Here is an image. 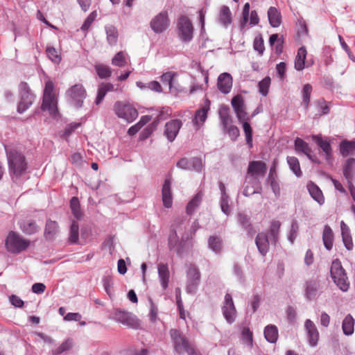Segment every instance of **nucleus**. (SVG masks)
<instances>
[{
	"label": "nucleus",
	"instance_id": "nucleus-47",
	"mask_svg": "<svg viewBox=\"0 0 355 355\" xmlns=\"http://www.w3.org/2000/svg\"><path fill=\"white\" fill-rule=\"evenodd\" d=\"M313 88L310 84H306L304 85L302 95V102L305 107V108H308L310 103L311 94L312 92Z\"/></svg>",
	"mask_w": 355,
	"mask_h": 355
},
{
	"label": "nucleus",
	"instance_id": "nucleus-2",
	"mask_svg": "<svg viewBox=\"0 0 355 355\" xmlns=\"http://www.w3.org/2000/svg\"><path fill=\"white\" fill-rule=\"evenodd\" d=\"M8 168L10 176L19 178L23 175L27 169V163L23 154L15 150H10L7 153Z\"/></svg>",
	"mask_w": 355,
	"mask_h": 355
},
{
	"label": "nucleus",
	"instance_id": "nucleus-32",
	"mask_svg": "<svg viewBox=\"0 0 355 355\" xmlns=\"http://www.w3.org/2000/svg\"><path fill=\"white\" fill-rule=\"evenodd\" d=\"M20 229L26 234H33L38 231V227L33 220H26L20 224Z\"/></svg>",
	"mask_w": 355,
	"mask_h": 355
},
{
	"label": "nucleus",
	"instance_id": "nucleus-3",
	"mask_svg": "<svg viewBox=\"0 0 355 355\" xmlns=\"http://www.w3.org/2000/svg\"><path fill=\"white\" fill-rule=\"evenodd\" d=\"M169 334L173 342L174 350L178 354L181 355L187 352L188 355H200L180 331L172 329L170 330Z\"/></svg>",
	"mask_w": 355,
	"mask_h": 355
},
{
	"label": "nucleus",
	"instance_id": "nucleus-40",
	"mask_svg": "<svg viewBox=\"0 0 355 355\" xmlns=\"http://www.w3.org/2000/svg\"><path fill=\"white\" fill-rule=\"evenodd\" d=\"M107 40L110 45H115L118 40V31L116 27L112 25L105 27Z\"/></svg>",
	"mask_w": 355,
	"mask_h": 355
},
{
	"label": "nucleus",
	"instance_id": "nucleus-22",
	"mask_svg": "<svg viewBox=\"0 0 355 355\" xmlns=\"http://www.w3.org/2000/svg\"><path fill=\"white\" fill-rule=\"evenodd\" d=\"M255 243L259 252L262 255H266L269 250L268 237L266 233L260 232L257 235Z\"/></svg>",
	"mask_w": 355,
	"mask_h": 355
},
{
	"label": "nucleus",
	"instance_id": "nucleus-21",
	"mask_svg": "<svg viewBox=\"0 0 355 355\" xmlns=\"http://www.w3.org/2000/svg\"><path fill=\"white\" fill-rule=\"evenodd\" d=\"M158 276L164 290L168 286L170 272L167 264L160 263L157 266Z\"/></svg>",
	"mask_w": 355,
	"mask_h": 355
},
{
	"label": "nucleus",
	"instance_id": "nucleus-9",
	"mask_svg": "<svg viewBox=\"0 0 355 355\" xmlns=\"http://www.w3.org/2000/svg\"><path fill=\"white\" fill-rule=\"evenodd\" d=\"M187 290L189 293H193L200 282L201 275L199 268L196 265L189 263L187 266Z\"/></svg>",
	"mask_w": 355,
	"mask_h": 355
},
{
	"label": "nucleus",
	"instance_id": "nucleus-51",
	"mask_svg": "<svg viewBox=\"0 0 355 355\" xmlns=\"http://www.w3.org/2000/svg\"><path fill=\"white\" fill-rule=\"evenodd\" d=\"M250 121H242L243 131L246 137V142L250 146H252V129L249 123Z\"/></svg>",
	"mask_w": 355,
	"mask_h": 355
},
{
	"label": "nucleus",
	"instance_id": "nucleus-16",
	"mask_svg": "<svg viewBox=\"0 0 355 355\" xmlns=\"http://www.w3.org/2000/svg\"><path fill=\"white\" fill-rule=\"evenodd\" d=\"M181 126L182 121L179 119H173L166 123L164 135L169 141L175 139Z\"/></svg>",
	"mask_w": 355,
	"mask_h": 355
},
{
	"label": "nucleus",
	"instance_id": "nucleus-29",
	"mask_svg": "<svg viewBox=\"0 0 355 355\" xmlns=\"http://www.w3.org/2000/svg\"><path fill=\"white\" fill-rule=\"evenodd\" d=\"M354 323H355L354 319L350 314H348L345 318V319L343 321L342 329H343V333L345 335L349 336L354 333Z\"/></svg>",
	"mask_w": 355,
	"mask_h": 355
},
{
	"label": "nucleus",
	"instance_id": "nucleus-17",
	"mask_svg": "<svg viewBox=\"0 0 355 355\" xmlns=\"http://www.w3.org/2000/svg\"><path fill=\"white\" fill-rule=\"evenodd\" d=\"M217 86L220 92L228 94L232 87V77L228 73H223L218 78Z\"/></svg>",
	"mask_w": 355,
	"mask_h": 355
},
{
	"label": "nucleus",
	"instance_id": "nucleus-62",
	"mask_svg": "<svg viewBox=\"0 0 355 355\" xmlns=\"http://www.w3.org/2000/svg\"><path fill=\"white\" fill-rule=\"evenodd\" d=\"M103 286L106 291V293L111 296V289L113 287V282L112 278L110 277H107L103 279Z\"/></svg>",
	"mask_w": 355,
	"mask_h": 355
},
{
	"label": "nucleus",
	"instance_id": "nucleus-54",
	"mask_svg": "<svg viewBox=\"0 0 355 355\" xmlns=\"http://www.w3.org/2000/svg\"><path fill=\"white\" fill-rule=\"evenodd\" d=\"M317 292L318 287L316 284L310 283L307 284L306 289V296L309 300L313 299L316 296Z\"/></svg>",
	"mask_w": 355,
	"mask_h": 355
},
{
	"label": "nucleus",
	"instance_id": "nucleus-50",
	"mask_svg": "<svg viewBox=\"0 0 355 355\" xmlns=\"http://www.w3.org/2000/svg\"><path fill=\"white\" fill-rule=\"evenodd\" d=\"M73 346V340L67 339L64 342H63L58 348L55 349L53 351V354L54 355L60 354L66 351L69 350Z\"/></svg>",
	"mask_w": 355,
	"mask_h": 355
},
{
	"label": "nucleus",
	"instance_id": "nucleus-55",
	"mask_svg": "<svg viewBox=\"0 0 355 355\" xmlns=\"http://www.w3.org/2000/svg\"><path fill=\"white\" fill-rule=\"evenodd\" d=\"M97 16L96 12L94 11L89 14L87 18L85 19V22L81 26V30L83 31H87L90 28L92 24L95 20Z\"/></svg>",
	"mask_w": 355,
	"mask_h": 355
},
{
	"label": "nucleus",
	"instance_id": "nucleus-39",
	"mask_svg": "<svg viewBox=\"0 0 355 355\" xmlns=\"http://www.w3.org/2000/svg\"><path fill=\"white\" fill-rule=\"evenodd\" d=\"M355 150V140L343 141L340 144V151L343 156L347 157L351 153Z\"/></svg>",
	"mask_w": 355,
	"mask_h": 355
},
{
	"label": "nucleus",
	"instance_id": "nucleus-58",
	"mask_svg": "<svg viewBox=\"0 0 355 355\" xmlns=\"http://www.w3.org/2000/svg\"><path fill=\"white\" fill-rule=\"evenodd\" d=\"M298 230H299L298 223L296 220H293L291 223L290 234L288 236V239L291 243H293L294 240L296 239Z\"/></svg>",
	"mask_w": 355,
	"mask_h": 355
},
{
	"label": "nucleus",
	"instance_id": "nucleus-23",
	"mask_svg": "<svg viewBox=\"0 0 355 355\" xmlns=\"http://www.w3.org/2000/svg\"><path fill=\"white\" fill-rule=\"evenodd\" d=\"M209 110V101H207V104L206 105L196 112L194 118L193 119V123L197 127V128H199L206 121Z\"/></svg>",
	"mask_w": 355,
	"mask_h": 355
},
{
	"label": "nucleus",
	"instance_id": "nucleus-38",
	"mask_svg": "<svg viewBox=\"0 0 355 355\" xmlns=\"http://www.w3.org/2000/svg\"><path fill=\"white\" fill-rule=\"evenodd\" d=\"M70 209L73 216L80 220L82 218L83 214L80 209L79 200L77 197H73L70 200Z\"/></svg>",
	"mask_w": 355,
	"mask_h": 355
},
{
	"label": "nucleus",
	"instance_id": "nucleus-30",
	"mask_svg": "<svg viewBox=\"0 0 355 355\" xmlns=\"http://www.w3.org/2000/svg\"><path fill=\"white\" fill-rule=\"evenodd\" d=\"M219 20L225 26H227L232 23V12L228 6H223L221 7L219 13Z\"/></svg>",
	"mask_w": 355,
	"mask_h": 355
},
{
	"label": "nucleus",
	"instance_id": "nucleus-53",
	"mask_svg": "<svg viewBox=\"0 0 355 355\" xmlns=\"http://www.w3.org/2000/svg\"><path fill=\"white\" fill-rule=\"evenodd\" d=\"M275 42H277L275 47L277 53H282L283 49V42L279 38L278 34H272L269 38V43L270 46H273Z\"/></svg>",
	"mask_w": 355,
	"mask_h": 355
},
{
	"label": "nucleus",
	"instance_id": "nucleus-31",
	"mask_svg": "<svg viewBox=\"0 0 355 355\" xmlns=\"http://www.w3.org/2000/svg\"><path fill=\"white\" fill-rule=\"evenodd\" d=\"M306 57V50L302 46L298 49L297 54L295 60V68L297 71L302 70L304 68V61Z\"/></svg>",
	"mask_w": 355,
	"mask_h": 355
},
{
	"label": "nucleus",
	"instance_id": "nucleus-37",
	"mask_svg": "<svg viewBox=\"0 0 355 355\" xmlns=\"http://www.w3.org/2000/svg\"><path fill=\"white\" fill-rule=\"evenodd\" d=\"M203 193L199 191L188 203L186 211L189 215H191L194 211L195 209L198 207L202 199Z\"/></svg>",
	"mask_w": 355,
	"mask_h": 355
},
{
	"label": "nucleus",
	"instance_id": "nucleus-57",
	"mask_svg": "<svg viewBox=\"0 0 355 355\" xmlns=\"http://www.w3.org/2000/svg\"><path fill=\"white\" fill-rule=\"evenodd\" d=\"M243 340L250 346L252 345V333L249 328L245 327L242 330Z\"/></svg>",
	"mask_w": 355,
	"mask_h": 355
},
{
	"label": "nucleus",
	"instance_id": "nucleus-4",
	"mask_svg": "<svg viewBox=\"0 0 355 355\" xmlns=\"http://www.w3.org/2000/svg\"><path fill=\"white\" fill-rule=\"evenodd\" d=\"M31 245V241L23 238L19 234L10 231L5 241L6 249L12 254H19L25 251Z\"/></svg>",
	"mask_w": 355,
	"mask_h": 355
},
{
	"label": "nucleus",
	"instance_id": "nucleus-45",
	"mask_svg": "<svg viewBox=\"0 0 355 355\" xmlns=\"http://www.w3.org/2000/svg\"><path fill=\"white\" fill-rule=\"evenodd\" d=\"M79 226L76 221L73 220L70 227L69 241L71 243H76L79 238Z\"/></svg>",
	"mask_w": 355,
	"mask_h": 355
},
{
	"label": "nucleus",
	"instance_id": "nucleus-12",
	"mask_svg": "<svg viewBox=\"0 0 355 355\" xmlns=\"http://www.w3.org/2000/svg\"><path fill=\"white\" fill-rule=\"evenodd\" d=\"M178 28L179 36L184 42H189L193 37V25L189 19L186 16H182L178 19Z\"/></svg>",
	"mask_w": 355,
	"mask_h": 355
},
{
	"label": "nucleus",
	"instance_id": "nucleus-13",
	"mask_svg": "<svg viewBox=\"0 0 355 355\" xmlns=\"http://www.w3.org/2000/svg\"><path fill=\"white\" fill-rule=\"evenodd\" d=\"M114 319L132 329H137L140 327L139 320L131 313L126 311L120 310L116 311L114 313Z\"/></svg>",
	"mask_w": 355,
	"mask_h": 355
},
{
	"label": "nucleus",
	"instance_id": "nucleus-15",
	"mask_svg": "<svg viewBox=\"0 0 355 355\" xmlns=\"http://www.w3.org/2000/svg\"><path fill=\"white\" fill-rule=\"evenodd\" d=\"M267 171L266 164L262 161H252L249 163L248 175L256 178L263 177Z\"/></svg>",
	"mask_w": 355,
	"mask_h": 355
},
{
	"label": "nucleus",
	"instance_id": "nucleus-1",
	"mask_svg": "<svg viewBox=\"0 0 355 355\" xmlns=\"http://www.w3.org/2000/svg\"><path fill=\"white\" fill-rule=\"evenodd\" d=\"M41 110L53 116L58 113V94L53 82L50 79L45 81Z\"/></svg>",
	"mask_w": 355,
	"mask_h": 355
},
{
	"label": "nucleus",
	"instance_id": "nucleus-60",
	"mask_svg": "<svg viewBox=\"0 0 355 355\" xmlns=\"http://www.w3.org/2000/svg\"><path fill=\"white\" fill-rule=\"evenodd\" d=\"M228 198L227 194H223V196L220 198L221 209L226 215H228L230 212V208L228 205Z\"/></svg>",
	"mask_w": 355,
	"mask_h": 355
},
{
	"label": "nucleus",
	"instance_id": "nucleus-7",
	"mask_svg": "<svg viewBox=\"0 0 355 355\" xmlns=\"http://www.w3.org/2000/svg\"><path fill=\"white\" fill-rule=\"evenodd\" d=\"M114 110L118 117L125 120L128 123L133 121L138 116V112L135 107L130 104L120 101L115 103Z\"/></svg>",
	"mask_w": 355,
	"mask_h": 355
},
{
	"label": "nucleus",
	"instance_id": "nucleus-56",
	"mask_svg": "<svg viewBox=\"0 0 355 355\" xmlns=\"http://www.w3.org/2000/svg\"><path fill=\"white\" fill-rule=\"evenodd\" d=\"M46 53L49 59L55 63H58L61 60L58 51L53 47H48L46 49Z\"/></svg>",
	"mask_w": 355,
	"mask_h": 355
},
{
	"label": "nucleus",
	"instance_id": "nucleus-46",
	"mask_svg": "<svg viewBox=\"0 0 355 355\" xmlns=\"http://www.w3.org/2000/svg\"><path fill=\"white\" fill-rule=\"evenodd\" d=\"M95 69L98 76L101 78H109L112 73L110 67L103 64H98L95 65Z\"/></svg>",
	"mask_w": 355,
	"mask_h": 355
},
{
	"label": "nucleus",
	"instance_id": "nucleus-26",
	"mask_svg": "<svg viewBox=\"0 0 355 355\" xmlns=\"http://www.w3.org/2000/svg\"><path fill=\"white\" fill-rule=\"evenodd\" d=\"M58 232V223L51 220H48L46 223L44 236L46 239L51 240L54 239Z\"/></svg>",
	"mask_w": 355,
	"mask_h": 355
},
{
	"label": "nucleus",
	"instance_id": "nucleus-43",
	"mask_svg": "<svg viewBox=\"0 0 355 355\" xmlns=\"http://www.w3.org/2000/svg\"><path fill=\"white\" fill-rule=\"evenodd\" d=\"M295 148L297 151H300L307 155L310 156L311 150L309 148L308 144L300 138H297L295 141Z\"/></svg>",
	"mask_w": 355,
	"mask_h": 355
},
{
	"label": "nucleus",
	"instance_id": "nucleus-36",
	"mask_svg": "<svg viewBox=\"0 0 355 355\" xmlns=\"http://www.w3.org/2000/svg\"><path fill=\"white\" fill-rule=\"evenodd\" d=\"M208 246L216 253L220 252L223 248V241L220 236H211L208 239Z\"/></svg>",
	"mask_w": 355,
	"mask_h": 355
},
{
	"label": "nucleus",
	"instance_id": "nucleus-8",
	"mask_svg": "<svg viewBox=\"0 0 355 355\" xmlns=\"http://www.w3.org/2000/svg\"><path fill=\"white\" fill-rule=\"evenodd\" d=\"M21 100L17 107V111L19 113L25 112L33 103L35 96L31 92L28 85L25 82H21L19 85Z\"/></svg>",
	"mask_w": 355,
	"mask_h": 355
},
{
	"label": "nucleus",
	"instance_id": "nucleus-41",
	"mask_svg": "<svg viewBox=\"0 0 355 355\" xmlns=\"http://www.w3.org/2000/svg\"><path fill=\"white\" fill-rule=\"evenodd\" d=\"M168 245L170 250L177 248L178 252H180L182 248L180 246L178 236L175 230L171 231L168 239Z\"/></svg>",
	"mask_w": 355,
	"mask_h": 355
},
{
	"label": "nucleus",
	"instance_id": "nucleus-20",
	"mask_svg": "<svg viewBox=\"0 0 355 355\" xmlns=\"http://www.w3.org/2000/svg\"><path fill=\"white\" fill-rule=\"evenodd\" d=\"M343 175L347 180V184L352 182L355 177V159L348 158L343 167Z\"/></svg>",
	"mask_w": 355,
	"mask_h": 355
},
{
	"label": "nucleus",
	"instance_id": "nucleus-35",
	"mask_svg": "<svg viewBox=\"0 0 355 355\" xmlns=\"http://www.w3.org/2000/svg\"><path fill=\"white\" fill-rule=\"evenodd\" d=\"M281 227V222L279 220H273L270 223L268 230V233L270 236L271 241L276 243L278 240L279 230Z\"/></svg>",
	"mask_w": 355,
	"mask_h": 355
},
{
	"label": "nucleus",
	"instance_id": "nucleus-5",
	"mask_svg": "<svg viewBox=\"0 0 355 355\" xmlns=\"http://www.w3.org/2000/svg\"><path fill=\"white\" fill-rule=\"evenodd\" d=\"M330 272L334 283L340 290L347 291L349 286V282L341 262L338 259L333 261Z\"/></svg>",
	"mask_w": 355,
	"mask_h": 355
},
{
	"label": "nucleus",
	"instance_id": "nucleus-11",
	"mask_svg": "<svg viewBox=\"0 0 355 355\" xmlns=\"http://www.w3.org/2000/svg\"><path fill=\"white\" fill-rule=\"evenodd\" d=\"M231 104L239 122L250 121L251 117L246 111L243 97L241 95L238 94L234 96L231 101Z\"/></svg>",
	"mask_w": 355,
	"mask_h": 355
},
{
	"label": "nucleus",
	"instance_id": "nucleus-49",
	"mask_svg": "<svg viewBox=\"0 0 355 355\" xmlns=\"http://www.w3.org/2000/svg\"><path fill=\"white\" fill-rule=\"evenodd\" d=\"M270 83L271 80L269 76L265 77L259 83V91L263 96H266L268 95Z\"/></svg>",
	"mask_w": 355,
	"mask_h": 355
},
{
	"label": "nucleus",
	"instance_id": "nucleus-44",
	"mask_svg": "<svg viewBox=\"0 0 355 355\" xmlns=\"http://www.w3.org/2000/svg\"><path fill=\"white\" fill-rule=\"evenodd\" d=\"M287 162L292 171L297 176L300 177L302 174L300 169V162L295 157H288Z\"/></svg>",
	"mask_w": 355,
	"mask_h": 355
},
{
	"label": "nucleus",
	"instance_id": "nucleus-64",
	"mask_svg": "<svg viewBox=\"0 0 355 355\" xmlns=\"http://www.w3.org/2000/svg\"><path fill=\"white\" fill-rule=\"evenodd\" d=\"M81 318L82 316L78 313H69L64 317L66 321H80Z\"/></svg>",
	"mask_w": 355,
	"mask_h": 355
},
{
	"label": "nucleus",
	"instance_id": "nucleus-52",
	"mask_svg": "<svg viewBox=\"0 0 355 355\" xmlns=\"http://www.w3.org/2000/svg\"><path fill=\"white\" fill-rule=\"evenodd\" d=\"M163 112H160L157 119L144 129V133L146 134V137H148L155 130L159 121L163 119Z\"/></svg>",
	"mask_w": 355,
	"mask_h": 355
},
{
	"label": "nucleus",
	"instance_id": "nucleus-48",
	"mask_svg": "<svg viewBox=\"0 0 355 355\" xmlns=\"http://www.w3.org/2000/svg\"><path fill=\"white\" fill-rule=\"evenodd\" d=\"M112 64L119 67L125 66L127 64V60L125 53L123 51L118 52L112 58Z\"/></svg>",
	"mask_w": 355,
	"mask_h": 355
},
{
	"label": "nucleus",
	"instance_id": "nucleus-10",
	"mask_svg": "<svg viewBox=\"0 0 355 355\" xmlns=\"http://www.w3.org/2000/svg\"><path fill=\"white\" fill-rule=\"evenodd\" d=\"M170 25V19L166 11H162L154 17L150 22V26L156 33L164 32Z\"/></svg>",
	"mask_w": 355,
	"mask_h": 355
},
{
	"label": "nucleus",
	"instance_id": "nucleus-33",
	"mask_svg": "<svg viewBox=\"0 0 355 355\" xmlns=\"http://www.w3.org/2000/svg\"><path fill=\"white\" fill-rule=\"evenodd\" d=\"M322 240L325 248L330 250L333 247L334 234L329 226L326 225L322 234Z\"/></svg>",
	"mask_w": 355,
	"mask_h": 355
},
{
	"label": "nucleus",
	"instance_id": "nucleus-63",
	"mask_svg": "<svg viewBox=\"0 0 355 355\" xmlns=\"http://www.w3.org/2000/svg\"><path fill=\"white\" fill-rule=\"evenodd\" d=\"M227 132L233 140H235L240 134L239 128L235 125H230L227 129Z\"/></svg>",
	"mask_w": 355,
	"mask_h": 355
},
{
	"label": "nucleus",
	"instance_id": "nucleus-14",
	"mask_svg": "<svg viewBox=\"0 0 355 355\" xmlns=\"http://www.w3.org/2000/svg\"><path fill=\"white\" fill-rule=\"evenodd\" d=\"M222 309L226 320L230 324L234 322L236 319V311L232 295L230 293H226L225 296L224 304Z\"/></svg>",
	"mask_w": 355,
	"mask_h": 355
},
{
	"label": "nucleus",
	"instance_id": "nucleus-25",
	"mask_svg": "<svg viewBox=\"0 0 355 355\" xmlns=\"http://www.w3.org/2000/svg\"><path fill=\"white\" fill-rule=\"evenodd\" d=\"M268 17L270 24L272 27H279L282 23V16L278 10L275 7H270L268 11Z\"/></svg>",
	"mask_w": 355,
	"mask_h": 355
},
{
	"label": "nucleus",
	"instance_id": "nucleus-24",
	"mask_svg": "<svg viewBox=\"0 0 355 355\" xmlns=\"http://www.w3.org/2000/svg\"><path fill=\"white\" fill-rule=\"evenodd\" d=\"M307 189L311 196L320 205L324 203V197L320 189L313 182L307 184Z\"/></svg>",
	"mask_w": 355,
	"mask_h": 355
},
{
	"label": "nucleus",
	"instance_id": "nucleus-27",
	"mask_svg": "<svg viewBox=\"0 0 355 355\" xmlns=\"http://www.w3.org/2000/svg\"><path fill=\"white\" fill-rule=\"evenodd\" d=\"M176 76V73L168 71L161 76V81L163 84L166 85L168 87L169 91L171 93H177L179 91L178 89L173 85V78Z\"/></svg>",
	"mask_w": 355,
	"mask_h": 355
},
{
	"label": "nucleus",
	"instance_id": "nucleus-28",
	"mask_svg": "<svg viewBox=\"0 0 355 355\" xmlns=\"http://www.w3.org/2000/svg\"><path fill=\"white\" fill-rule=\"evenodd\" d=\"M264 336L266 339L271 343H275L278 338V330L276 326L270 324L265 327Z\"/></svg>",
	"mask_w": 355,
	"mask_h": 355
},
{
	"label": "nucleus",
	"instance_id": "nucleus-61",
	"mask_svg": "<svg viewBox=\"0 0 355 355\" xmlns=\"http://www.w3.org/2000/svg\"><path fill=\"white\" fill-rule=\"evenodd\" d=\"M254 49L259 52V54H262L265 49L263 40L261 37L255 38L254 41Z\"/></svg>",
	"mask_w": 355,
	"mask_h": 355
},
{
	"label": "nucleus",
	"instance_id": "nucleus-59",
	"mask_svg": "<svg viewBox=\"0 0 355 355\" xmlns=\"http://www.w3.org/2000/svg\"><path fill=\"white\" fill-rule=\"evenodd\" d=\"M317 105L319 109V115L327 114L329 112V107L327 104V102L324 99H320L317 102Z\"/></svg>",
	"mask_w": 355,
	"mask_h": 355
},
{
	"label": "nucleus",
	"instance_id": "nucleus-19",
	"mask_svg": "<svg viewBox=\"0 0 355 355\" xmlns=\"http://www.w3.org/2000/svg\"><path fill=\"white\" fill-rule=\"evenodd\" d=\"M305 327L308 333L309 341L311 346H315L319 340V332L315 324L311 320H306Z\"/></svg>",
	"mask_w": 355,
	"mask_h": 355
},
{
	"label": "nucleus",
	"instance_id": "nucleus-18",
	"mask_svg": "<svg viewBox=\"0 0 355 355\" xmlns=\"http://www.w3.org/2000/svg\"><path fill=\"white\" fill-rule=\"evenodd\" d=\"M171 186V182L170 178H166L162 189L163 205L166 208H171L173 204Z\"/></svg>",
	"mask_w": 355,
	"mask_h": 355
},
{
	"label": "nucleus",
	"instance_id": "nucleus-34",
	"mask_svg": "<svg viewBox=\"0 0 355 355\" xmlns=\"http://www.w3.org/2000/svg\"><path fill=\"white\" fill-rule=\"evenodd\" d=\"M238 220L243 227L248 232V234L252 237L253 234L255 233V230L250 223V219L248 216L243 214H239Z\"/></svg>",
	"mask_w": 355,
	"mask_h": 355
},
{
	"label": "nucleus",
	"instance_id": "nucleus-6",
	"mask_svg": "<svg viewBox=\"0 0 355 355\" xmlns=\"http://www.w3.org/2000/svg\"><path fill=\"white\" fill-rule=\"evenodd\" d=\"M66 96L71 103L79 108L83 105V101L87 97V92L84 86L78 83L69 87L66 92Z\"/></svg>",
	"mask_w": 355,
	"mask_h": 355
},
{
	"label": "nucleus",
	"instance_id": "nucleus-42",
	"mask_svg": "<svg viewBox=\"0 0 355 355\" xmlns=\"http://www.w3.org/2000/svg\"><path fill=\"white\" fill-rule=\"evenodd\" d=\"M313 139L320 148L325 153L327 159H329L331 155V148L329 142L318 136H314Z\"/></svg>",
	"mask_w": 355,
	"mask_h": 355
}]
</instances>
